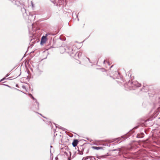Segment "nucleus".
<instances>
[{"label": "nucleus", "mask_w": 160, "mask_h": 160, "mask_svg": "<svg viewBox=\"0 0 160 160\" xmlns=\"http://www.w3.org/2000/svg\"><path fill=\"white\" fill-rule=\"evenodd\" d=\"M47 41V38L46 36H43L41 38V44H43L44 43H45Z\"/></svg>", "instance_id": "f257e3e1"}, {"label": "nucleus", "mask_w": 160, "mask_h": 160, "mask_svg": "<svg viewBox=\"0 0 160 160\" xmlns=\"http://www.w3.org/2000/svg\"><path fill=\"white\" fill-rule=\"evenodd\" d=\"M92 148L96 149L97 150L101 149V150H104L105 148H103L101 147H96V146H93L92 147Z\"/></svg>", "instance_id": "f03ea898"}, {"label": "nucleus", "mask_w": 160, "mask_h": 160, "mask_svg": "<svg viewBox=\"0 0 160 160\" xmlns=\"http://www.w3.org/2000/svg\"><path fill=\"white\" fill-rule=\"evenodd\" d=\"M78 142V141L77 139H75L72 143V145L74 147L76 146Z\"/></svg>", "instance_id": "7ed1b4c3"}, {"label": "nucleus", "mask_w": 160, "mask_h": 160, "mask_svg": "<svg viewBox=\"0 0 160 160\" xmlns=\"http://www.w3.org/2000/svg\"><path fill=\"white\" fill-rule=\"evenodd\" d=\"M92 158V156H88L83 158L82 160H87L88 159H91Z\"/></svg>", "instance_id": "20e7f679"}, {"label": "nucleus", "mask_w": 160, "mask_h": 160, "mask_svg": "<svg viewBox=\"0 0 160 160\" xmlns=\"http://www.w3.org/2000/svg\"><path fill=\"white\" fill-rule=\"evenodd\" d=\"M22 94V92L20 91H19L18 93V95L20 96Z\"/></svg>", "instance_id": "39448f33"}, {"label": "nucleus", "mask_w": 160, "mask_h": 160, "mask_svg": "<svg viewBox=\"0 0 160 160\" xmlns=\"http://www.w3.org/2000/svg\"><path fill=\"white\" fill-rule=\"evenodd\" d=\"M129 74H128V76H129V74H130V77H131V73H132V72L131 71H129Z\"/></svg>", "instance_id": "423d86ee"}, {"label": "nucleus", "mask_w": 160, "mask_h": 160, "mask_svg": "<svg viewBox=\"0 0 160 160\" xmlns=\"http://www.w3.org/2000/svg\"><path fill=\"white\" fill-rule=\"evenodd\" d=\"M80 153V154L82 155V154H83V152H80V153Z\"/></svg>", "instance_id": "0eeeda50"}, {"label": "nucleus", "mask_w": 160, "mask_h": 160, "mask_svg": "<svg viewBox=\"0 0 160 160\" xmlns=\"http://www.w3.org/2000/svg\"><path fill=\"white\" fill-rule=\"evenodd\" d=\"M113 66V65H112L111 67V68H112Z\"/></svg>", "instance_id": "6e6552de"}, {"label": "nucleus", "mask_w": 160, "mask_h": 160, "mask_svg": "<svg viewBox=\"0 0 160 160\" xmlns=\"http://www.w3.org/2000/svg\"><path fill=\"white\" fill-rule=\"evenodd\" d=\"M32 98H33V99H34V98L33 97H32Z\"/></svg>", "instance_id": "1a4fd4ad"}, {"label": "nucleus", "mask_w": 160, "mask_h": 160, "mask_svg": "<svg viewBox=\"0 0 160 160\" xmlns=\"http://www.w3.org/2000/svg\"><path fill=\"white\" fill-rule=\"evenodd\" d=\"M2 79L1 80V81H2Z\"/></svg>", "instance_id": "9d476101"}]
</instances>
